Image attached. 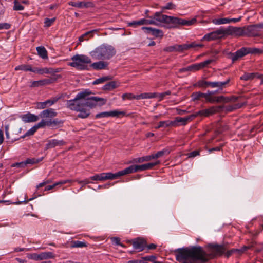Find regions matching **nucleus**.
I'll use <instances>...</instances> for the list:
<instances>
[{
	"mask_svg": "<svg viewBox=\"0 0 263 263\" xmlns=\"http://www.w3.org/2000/svg\"><path fill=\"white\" fill-rule=\"evenodd\" d=\"M208 247L212 250V254H208L200 246L191 248H178L174 251L176 259L179 263H205L211 257L225 254L227 258L232 255L230 250L226 251L223 245L210 243Z\"/></svg>",
	"mask_w": 263,
	"mask_h": 263,
	"instance_id": "nucleus-1",
	"label": "nucleus"
},
{
	"mask_svg": "<svg viewBox=\"0 0 263 263\" xmlns=\"http://www.w3.org/2000/svg\"><path fill=\"white\" fill-rule=\"evenodd\" d=\"M200 86H205L210 87L212 90H208L207 95L209 98V102L211 103L214 102H231V104L228 105H222L224 107L232 106L235 107L236 105H239L240 106L238 108L234 109L232 111L241 108L246 104V102L242 100V99L239 97L232 96L231 97H224L223 96H216L215 95L224 93V88L226 87L227 83H201ZM223 112H226L224 111ZM231 112V111H230Z\"/></svg>",
	"mask_w": 263,
	"mask_h": 263,
	"instance_id": "nucleus-2",
	"label": "nucleus"
},
{
	"mask_svg": "<svg viewBox=\"0 0 263 263\" xmlns=\"http://www.w3.org/2000/svg\"><path fill=\"white\" fill-rule=\"evenodd\" d=\"M91 92L85 90L78 93L74 99L67 101V106L70 110L78 111L81 109L84 105H86L90 108H93L96 105H103L106 103V100L96 96H90Z\"/></svg>",
	"mask_w": 263,
	"mask_h": 263,
	"instance_id": "nucleus-3",
	"label": "nucleus"
},
{
	"mask_svg": "<svg viewBox=\"0 0 263 263\" xmlns=\"http://www.w3.org/2000/svg\"><path fill=\"white\" fill-rule=\"evenodd\" d=\"M240 106L238 104L236 105L235 107L230 106L224 107L223 106H212L208 109H205L198 111L195 114H191L185 117H177L175 120L173 121L174 126L178 125V123H181L182 125H185L186 123L193 120L198 116L208 117L217 112L221 111H231L236 108H238Z\"/></svg>",
	"mask_w": 263,
	"mask_h": 263,
	"instance_id": "nucleus-4",
	"label": "nucleus"
},
{
	"mask_svg": "<svg viewBox=\"0 0 263 263\" xmlns=\"http://www.w3.org/2000/svg\"><path fill=\"white\" fill-rule=\"evenodd\" d=\"M162 12H163L162 10L161 12H156L153 16L148 17L155 22V24H152V25H158L160 23L171 24L172 25L169 28H177L180 25L190 26L194 24L197 22L196 18L187 20L177 17L163 14Z\"/></svg>",
	"mask_w": 263,
	"mask_h": 263,
	"instance_id": "nucleus-5",
	"label": "nucleus"
},
{
	"mask_svg": "<svg viewBox=\"0 0 263 263\" xmlns=\"http://www.w3.org/2000/svg\"><path fill=\"white\" fill-rule=\"evenodd\" d=\"M115 48L109 45L102 44L90 52V55L96 60H108L115 55Z\"/></svg>",
	"mask_w": 263,
	"mask_h": 263,
	"instance_id": "nucleus-6",
	"label": "nucleus"
},
{
	"mask_svg": "<svg viewBox=\"0 0 263 263\" xmlns=\"http://www.w3.org/2000/svg\"><path fill=\"white\" fill-rule=\"evenodd\" d=\"M71 61L69 65L79 70L87 69L88 64L91 63L90 58L84 54L74 55L71 58Z\"/></svg>",
	"mask_w": 263,
	"mask_h": 263,
	"instance_id": "nucleus-7",
	"label": "nucleus"
},
{
	"mask_svg": "<svg viewBox=\"0 0 263 263\" xmlns=\"http://www.w3.org/2000/svg\"><path fill=\"white\" fill-rule=\"evenodd\" d=\"M160 163V161H157L155 162L148 163L140 165H130L129 167L124 169L123 170H122L123 176L135 172L150 170L155 166L159 164Z\"/></svg>",
	"mask_w": 263,
	"mask_h": 263,
	"instance_id": "nucleus-8",
	"label": "nucleus"
},
{
	"mask_svg": "<svg viewBox=\"0 0 263 263\" xmlns=\"http://www.w3.org/2000/svg\"><path fill=\"white\" fill-rule=\"evenodd\" d=\"M123 176L122 171H119L116 173H102L100 174H96L91 176L89 179L92 181H104L108 179H115Z\"/></svg>",
	"mask_w": 263,
	"mask_h": 263,
	"instance_id": "nucleus-9",
	"label": "nucleus"
},
{
	"mask_svg": "<svg viewBox=\"0 0 263 263\" xmlns=\"http://www.w3.org/2000/svg\"><path fill=\"white\" fill-rule=\"evenodd\" d=\"M224 35H234L236 36H245V27H237L229 26L223 28Z\"/></svg>",
	"mask_w": 263,
	"mask_h": 263,
	"instance_id": "nucleus-10",
	"label": "nucleus"
},
{
	"mask_svg": "<svg viewBox=\"0 0 263 263\" xmlns=\"http://www.w3.org/2000/svg\"><path fill=\"white\" fill-rule=\"evenodd\" d=\"M224 36L223 28L221 27L218 29L206 34L201 39V41H210L212 40H215L220 39Z\"/></svg>",
	"mask_w": 263,
	"mask_h": 263,
	"instance_id": "nucleus-11",
	"label": "nucleus"
},
{
	"mask_svg": "<svg viewBox=\"0 0 263 263\" xmlns=\"http://www.w3.org/2000/svg\"><path fill=\"white\" fill-rule=\"evenodd\" d=\"M129 242L132 244L134 249L138 250V252L144 250L147 245L146 240L140 237L129 240Z\"/></svg>",
	"mask_w": 263,
	"mask_h": 263,
	"instance_id": "nucleus-12",
	"label": "nucleus"
},
{
	"mask_svg": "<svg viewBox=\"0 0 263 263\" xmlns=\"http://www.w3.org/2000/svg\"><path fill=\"white\" fill-rule=\"evenodd\" d=\"M260 35L256 24L245 26V36L257 37Z\"/></svg>",
	"mask_w": 263,
	"mask_h": 263,
	"instance_id": "nucleus-13",
	"label": "nucleus"
},
{
	"mask_svg": "<svg viewBox=\"0 0 263 263\" xmlns=\"http://www.w3.org/2000/svg\"><path fill=\"white\" fill-rule=\"evenodd\" d=\"M213 61V59H209L199 63L193 64L188 66V69H189L190 71L194 72L208 66V65L212 63Z\"/></svg>",
	"mask_w": 263,
	"mask_h": 263,
	"instance_id": "nucleus-14",
	"label": "nucleus"
},
{
	"mask_svg": "<svg viewBox=\"0 0 263 263\" xmlns=\"http://www.w3.org/2000/svg\"><path fill=\"white\" fill-rule=\"evenodd\" d=\"M68 4L69 6H71L73 7H77L79 8H93L95 7V4L93 2L90 1L88 2H73V1H69L68 3Z\"/></svg>",
	"mask_w": 263,
	"mask_h": 263,
	"instance_id": "nucleus-15",
	"label": "nucleus"
},
{
	"mask_svg": "<svg viewBox=\"0 0 263 263\" xmlns=\"http://www.w3.org/2000/svg\"><path fill=\"white\" fill-rule=\"evenodd\" d=\"M141 29L145 33L151 34L156 37H162L163 36V31L159 29L150 27H142Z\"/></svg>",
	"mask_w": 263,
	"mask_h": 263,
	"instance_id": "nucleus-16",
	"label": "nucleus"
},
{
	"mask_svg": "<svg viewBox=\"0 0 263 263\" xmlns=\"http://www.w3.org/2000/svg\"><path fill=\"white\" fill-rule=\"evenodd\" d=\"M203 46V45L202 44H196L195 42H192L190 44H184L182 45L177 44V51L183 52L191 48L202 47Z\"/></svg>",
	"mask_w": 263,
	"mask_h": 263,
	"instance_id": "nucleus-17",
	"label": "nucleus"
},
{
	"mask_svg": "<svg viewBox=\"0 0 263 263\" xmlns=\"http://www.w3.org/2000/svg\"><path fill=\"white\" fill-rule=\"evenodd\" d=\"M258 78L261 80V82H263V75L258 72L255 73H245L240 77V80L242 81H252Z\"/></svg>",
	"mask_w": 263,
	"mask_h": 263,
	"instance_id": "nucleus-18",
	"label": "nucleus"
},
{
	"mask_svg": "<svg viewBox=\"0 0 263 263\" xmlns=\"http://www.w3.org/2000/svg\"><path fill=\"white\" fill-rule=\"evenodd\" d=\"M66 144V142L63 140L51 139L47 141L45 145V149H48L54 148L56 146H61Z\"/></svg>",
	"mask_w": 263,
	"mask_h": 263,
	"instance_id": "nucleus-19",
	"label": "nucleus"
},
{
	"mask_svg": "<svg viewBox=\"0 0 263 263\" xmlns=\"http://www.w3.org/2000/svg\"><path fill=\"white\" fill-rule=\"evenodd\" d=\"M152 24H155V22L151 18H142L138 21H133L131 22H129L128 23V26L136 27L137 26H141L143 25H152Z\"/></svg>",
	"mask_w": 263,
	"mask_h": 263,
	"instance_id": "nucleus-20",
	"label": "nucleus"
},
{
	"mask_svg": "<svg viewBox=\"0 0 263 263\" xmlns=\"http://www.w3.org/2000/svg\"><path fill=\"white\" fill-rule=\"evenodd\" d=\"M20 118L25 123L33 122L37 121L39 119V116L30 112L22 115L20 116Z\"/></svg>",
	"mask_w": 263,
	"mask_h": 263,
	"instance_id": "nucleus-21",
	"label": "nucleus"
},
{
	"mask_svg": "<svg viewBox=\"0 0 263 263\" xmlns=\"http://www.w3.org/2000/svg\"><path fill=\"white\" fill-rule=\"evenodd\" d=\"M246 54H247V52H246V48L242 47L235 52L231 53L230 58L231 59L233 62H234L235 61L238 60L239 59L243 57Z\"/></svg>",
	"mask_w": 263,
	"mask_h": 263,
	"instance_id": "nucleus-22",
	"label": "nucleus"
},
{
	"mask_svg": "<svg viewBox=\"0 0 263 263\" xmlns=\"http://www.w3.org/2000/svg\"><path fill=\"white\" fill-rule=\"evenodd\" d=\"M58 98H54L52 99H49L43 102H37L36 103V107L38 109H44L47 107H49L54 104L58 100Z\"/></svg>",
	"mask_w": 263,
	"mask_h": 263,
	"instance_id": "nucleus-23",
	"label": "nucleus"
},
{
	"mask_svg": "<svg viewBox=\"0 0 263 263\" xmlns=\"http://www.w3.org/2000/svg\"><path fill=\"white\" fill-rule=\"evenodd\" d=\"M57 114L54 111L52 108H49L43 110L39 115V117L44 118H52L57 116Z\"/></svg>",
	"mask_w": 263,
	"mask_h": 263,
	"instance_id": "nucleus-24",
	"label": "nucleus"
},
{
	"mask_svg": "<svg viewBox=\"0 0 263 263\" xmlns=\"http://www.w3.org/2000/svg\"><path fill=\"white\" fill-rule=\"evenodd\" d=\"M158 94L157 92H145L141 93L139 95H136V100H141L144 99H151L157 98Z\"/></svg>",
	"mask_w": 263,
	"mask_h": 263,
	"instance_id": "nucleus-25",
	"label": "nucleus"
},
{
	"mask_svg": "<svg viewBox=\"0 0 263 263\" xmlns=\"http://www.w3.org/2000/svg\"><path fill=\"white\" fill-rule=\"evenodd\" d=\"M108 65L107 62L104 61H99L93 63L91 64V67L94 69L99 70L105 69Z\"/></svg>",
	"mask_w": 263,
	"mask_h": 263,
	"instance_id": "nucleus-26",
	"label": "nucleus"
},
{
	"mask_svg": "<svg viewBox=\"0 0 263 263\" xmlns=\"http://www.w3.org/2000/svg\"><path fill=\"white\" fill-rule=\"evenodd\" d=\"M71 182V180H62V181L57 182L52 185H47V186H45L44 191H49V190H51L54 189V187H55L57 186L63 185L67 183H69Z\"/></svg>",
	"mask_w": 263,
	"mask_h": 263,
	"instance_id": "nucleus-27",
	"label": "nucleus"
},
{
	"mask_svg": "<svg viewBox=\"0 0 263 263\" xmlns=\"http://www.w3.org/2000/svg\"><path fill=\"white\" fill-rule=\"evenodd\" d=\"M192 97L194 100H199L201 98H204L208 102H209V97L207 93H202L201 92H194L192 95Z\"/></svg>",
	"mask_w": 263,
	"mask_h": 263,
	"instance_id": "nucleus-28",
	"label": "nucleus"
},
{
	"mask_svg": "<svg viewBox=\"0 0 263 263\" xmlns=\"http://www.w3.org/2000/svg\"><path fill=\"white\" fill-rule=\"evenodd\" d=\"M88 107L86 105H84L83 107H81V109L80 110H78L80 113L78 115V117L81 118H87L90 114L89 110H87L86 107Z\"/></svg>",
	"mask_w": 263,
	"mask_h": 263,
	"instance_id": "nucleus-29",
	"label": "nucleus"
},
{
	"mask_svg": "<svg viewBox=\"0 0 263 263\" xmlns=\"http://www.w3.org/2000/svg\"><path fill=\"white\" fill-rule=\"evenodd\" d=\"M36 51L37 52L38 55L41 57L42 59H47V51L45 48L43 46H39L36 47Z\"/></svg>",
	"mask_w": 263,
	"mask_h": 263,
	"instance_id": "nucleus-30",
	"label": "nucleus"
},
{
	"mask_svg": "<svg viewBox=\"0 0 263 263\" xmlns=\"http://www.w3.org/2000/svg\"><path fill=\"white\" fill-rule=\"evenodd\" d=\"M15 70L33 72V68L30 65L22 64L16 66L15 68Z\"/></svg>",
	"mask_w": 263,
	"mask_h": 263,
	"instance_id": "nucleus-31",
	"label": "nucleus"
},
{
	"mask_svg": "<svg viewBox=\"0 0 263 263\" xmlns=\"http://www.w3.org/2000/svg\"><path fill=\"white\" fill-rule=\"evenodd\" d=\"M212 23L215 25H219L221 24H230L229 18H214L212 20Z\"/></svg>",
	"mask_w": 263,
	"mask_h": 263,
	"instance_id": "nucleus-32",
	"label": "nucleus"
},
{
	"mask_svg": "<svg viewBox=\"0 0 263 263\" xmlns=\"http://www.w3.org/2000/svg\"><path fill=\"white\" fill-rule=\"evenodd\" d=\"M170 153V151L168 149H163L161 151H158L157 153L152 155V158L154 159H158L163 157L165 155H168Z\"/></svg>",
	"mask_w": 263,
	"mask_h": 263,
	"instance_id": "nucleus-33",
	"label": "nucleus"
},
{
	"mask_svg": "<svg viewBox=\"0 0 263 263\" xmlns=\"http://www.w3.org/2000/svg\"><path fill=\"white\" fill-rule=\"evenodd\" d=\"M87 246V243L85 242L79 240L72 241L70 245L71 248H83Z\"/></svg>",
	"mask_w": 263,
	"mask_h": 263,
	"instance_id": "nucleus-34",
	"label": "nucleus"
},
{
	"mask_svg": "<svg viewBox=\"0 0 263 263\" xmlns=\"http://www.w3.org/2000/svg\"><path fill=\"white\" fill-rule=\"evenodd\" d=\"M52 72V69L51 68H38L36 67H33V72L37 73L39 74H44V73H49Z\"/></svg>",
	"mask_w": 263,
	"mask_h": 263,
	"instance_id": "nucleus-35",
	"label": "nucleus"
},
{
	"mask_svg": "<svg viewBox=\"0 0 263 263\" xmlns=\"http://www.w3.org/2000/svg\"><path fill=\"white\" fill-rule=\"evenodd\" d=\"M170 126H174L173 121H162L159 122L157 128H160L161 127H168Z\"/></svg>",
	"mask_w": 263,
	"mask_h": 263,
	"instance_id": "nucleus-36",
	"label": "nucleus"
},
{
	"mask_svg": "<svg viewBox=\"0 0 263 263\" xmlns=\"http://www.w3.org/2000/svg\"><path fill=\"white\" fill-rule=\"evenodd\" d=\"M41 258L42 260L54 258L55 255L51 252H44L40 253Z\"/></svg>",
	"mask_w": 263,
	"mask_h": 263,
	"instance_id": "nucleus-37",
	"label": "nucleus"
},
{
	"mask_svg": "<svg viewBox=\"0 0 263 263\" xmlns=\"http://www.w3.org/2000/svg\"><path fill=\"white\" fill-rule=\"evenodd\" d=\"M152 155L145 156L142 157L135 158L134 159V162L135 163H142L145 161H149L152 160Z\"/></svg>",
	"mask_w": 263,
	"mask_h": 263,
	"instance_id": "nucleus-38",
	"label": "nucleus"
},
{
	"mask_svg": "<svg viewBox=\"0 0 263 263\" xmlns=\"http://www.w3.org/2000/svg\"><path fill=\"white\" fill-rule=\"evenodd\" d=\"M125 115V112L123 111L119 110H114L110 111V116L111 117L120 118Z\"/></svg>",
	"mask_w": 263,
	"mask_h": 263,
	"instance_id": "nucleus-39",
	"label": "nucleus"
},
{
	"mask_svg": "<svg viewBox=\"0 0 263 263\" xmlns=\"http://www.w3.org/2000/svg\"><path fill=\"white\" fill-rule=\"evenodd\" d=\"M109 81V82H116L115 80H112V77L110 76L102 77L99 79H96L93 82H105V81Z\"/></svg>",
	"mask_w": 263,
	"mask_h": 263,
	"instance_id": "nucleus-40",
	"label": "nucleus"
},
{
	"mask_svg": "<svg viewBox=\"0 0 263 263\" xmlns=\"http://www.w3.org/2000/svg\"><path fill=\"white\" fill-rule=\"evenodd\" d=\"M119 86L118 83H106L103 86V89L108 91L112 90Z\"/></svg>",
	"mask_w": 263,
	"mask_h": 263,
	"instance_id": "nucleus-41",
	"label": "nucleus"
},
{
	"mask_svg": "<svg viewBox=\"0 0 263 263\" xmlns=\"http://www.w3.org/2000/svg\"><path fill=\"white\" fill-rule=\"evenodd\" d=\"M97 31V30H91V31L86 32L85 33H84V34H83L79 37V41L83 42L84 40H87L88 39H86V37L88 35H90V36H92L93 35V33L95 32H96Z\"/></svg>",
	"mask_w": 263,
	"mask_h": 263,
	"instance_id": "nucleus-42",
	"label": "nucleus"
},
{
	"mask_svg": "<svg viewBox=\"0 0 263 263\" xmlns=\"http://www.w3.org/2000/svg\"><path fill=\"white\" fill-rule=\"evenodd\" d=\"M176 7V5L172 2L167 3L165 6H161V8L162 11L164 12V10H172L174 9Z\"/></svg>",
	"mask_w": 263,
	"mask_h": 263,
	"instance_id": "nucleus-43",
	"label": "nucleus"
},
{
	"mask_svg": "<svg viewBox=\"0 0 263 263\" xmlns=\"http://www.w3.org/2000/svg\"><path fill=\"white\" fill-rule=\"evenodd\" d=\"M246 52L248 53H262V50L256 48H246Z\"/></svg>",
	"mask_w": 263,
	"mask_h": 263,
	"instance_id": "nucleus-44",
	"label": "nucleus"
},
{
	"mask_svg": "<svg viewBox=\"0 0 263 263\" xmlns=\"http://www.w3.org/2000/svg\"><path fill=\"white\" fill-rule=\"evenodd\" d=\"M13 10L15 11L23 10L24 7L21 5V3L19 1H14Z\"/></svg>",
	"mask_w": 263,
	"mask_h": 263,
	"instance_id": "nucleus-45",
	"label": "nucleus"
},
{
	"mask_svg": "<svg viewBox=\"0 0 263 263\" xmlns=\"http://www.w3.org/2000/svg\"><path fill=\"white\" fill-rule=\"evenodd\" d=\"M37 130V128L35 127V126L34 125V126H33L32 127H31L30 129H29L26 133V134L22 136L21 137V138H24L25 137H27V136H31V135H33L35 133V132Z\"/></svg>",
	"mask_w": 263,
	"mask_h": 263,
	"instance_id": "nucleus-46",
	"label": "nucleus"
},
{
	"mask_svg": "<svg viewBox=\"0 0 263 263\" xmlns=\"http://www.w3.org/2000/svg\"><path fill=\"white\" fill-rule=\"evenodd\" d=\"M110 117V111H105V112H102L97 114L95 116V118L99 119V118H106V117Z\"/></svg>",
	"mask_w": 263,
	"mask_h": 263,
	"instance_id": "nucleus-47",
	"label": "nucleus"
},
{
	"mask_svg": "<svg viewBox=\"0 0 263 263\" xmlns=\"http://www.w3.org/2000/svg\"><path fill=\"white\" fill-rule=\"evenodd\" d=\"M55 18H46L45 20L44 21V27H49L52 25V24L55 22Z\"/></svg>",
	"mask_w": 263,
	"mask_h": 263,
	"instance_id": "nucleus-48",
	"label": "nucleus"
},
{
	"mask_svg": "<svg viewBox=\"0 0 263 263\" xmlns=\"http://www.w3.org/2000/svg\"><path fill=\"white\" fill-rule=\"evenodd\" d=\"M41 160H37L35 158H28L26 161H24L25 165L27 164H33L39 163Z\"/></svg>",
	"mask_w": 263,
	"mask_h": 263,
	"instance_id": "nucleus-49",
	"label": "nucleus"
},
{
	"mask_svg": "<svg viewBox=\"0 0 263 263\" xmlns=\"http://www.w3.org/2000/svg\"><path fill=\"white\" fill-rule=\"evenodd\" d=\"M89 180H90V179L89 178H88V179H86L84 180H78L77 181H78V183L82 185V186L80 187L79 190H83V187L85 185L91 183V182Z\"/></svg>",
	"mask_w": 263,
	"mask_h": 263,
	"instance_id": "nucleus-50",
	"label": "nucleus"
},
{
	"mask_svg": "<svg viewBox=\"0 0 263 263\" xmlns=\"http://www.w3.org/2000/svg\"><path fill=\"white\" fill-rule=\"evenodd\" d=\"M136 96L131 93H126L122 95V98L123 100L128 99L129 100L136 99Z\"/></svg>",
	"mask_w": 263,
	"mask_h": 263,
	"instance_id": "nucleus-51",
	"label": "nucleus"
},
{
	"mask_svg": "<svg viewBox=\"0 0 263 263\" xmlns=\"http://www.w3.org/2000/svg\"><path fill=\"white\" fill-rule=\"evenodd\" d=\"M171 92L170 90L166 91L165 92H164L163 93H157L158 97L157 98H159V101H161L163 100L166 96L171 95Z\"/></svg>",
	"mask_w": 263,
	"mask_h": 263,
	"instance_id": "nucleus-52",
	"label": "nucleus"
},
{
	"mask_svg": "<svg viewBox=\"0 0 263 263\" xmlns=\"http://www.w3.org/2000/svg\"><path fill=\"white\" fill-rule=\"evenodd\" d=\"M144 261L154 262L156 259V257L154 255L146 256L142 257Z\"/></svg>",
	"mask_w": 263,
	"mask_h": 263,
	"instance_id": "nucleus-53",
	"label": "nucleus"
},
{
	"mask_svg": "<svg viewBox=\"0 0 263 263\" xmlns=\"http://www.w3.org/2000/svg\"><path fill=\"white\" fill-rule=\"evenodd\" d=\"M164 51L168 52L177 51V44L165 48Z\"/></svg>",
	"mask_w": 263,
	"mask_h": 263,
	"instance_id": "nucleus-54",
	"label": "nucleus"
},
{
	"mask_svg": "<svg viewBox=\"0 0 263 263\" xmlns=\"http://www.w3.org/2000/svg\"><path fill=\"white\" fill-rule=\"evenodd\" d=\"M46 124L49 125V123L45 122L44 120H42L41 122L38 123L35 126L37 128V129L40 128L44 127Z\"/></svg>",
	"mask_w": 263,
	"mask_h": 263,
	"instance_id": "nucleus-55",
	"label": "nucleus"
},
{
	"mask_svg": "<svg viewBox=\"0 0 263 263\" xmlns=\"http://www.w3.org/2000/svg\"><path fill=\"white\" fill-rule=\"evenodd\" d=\"M11 27V25L7 23H0V30L1 29H9Z\"/></svg>",
	"mask_w": 263,
	"mask_h": 263,
	"instance_id": "nucleus-56",
	"label": "nucleus"
},
{
	"mask_svg": "<svg viewBox=\"0 0 263 263\" xmlns=\"http://www.w3.org/2000/svg\"><path fill=\"white\" fill-rule=\"evenodd\" d=\"M40 254L33 253L30 254V258L35 260H41Z\"/></svg>",
	"mask_w": 263,
	"mask_h": 263,
	"instance_id": "nucleus-57",
	"label": "nucleus"
},
{
	"mask_svg": "<svg viewBox=\"0 0 263 263\" xmlns=\"http://www.w3.org/2000/svg\"><path fill=\"white\" fill-rule=\"evenodd\" d=\"M51 182V181L50 180H49V179L47 180H45L44 182H43L40 183L39 185H37L36 186V188L37 189H39L40 188L42 187L45 186L47 184L50 183Z\"/></svg>",
	"mask_w": 263,
	"mask_h": 263,
	"instance_id": "nucleus-58",
	"label": "nucleus"
},
{
	"mask_svg": "<svg viewBox=\"0 0 263 263\" xmlns=\"http://www.w3.org/2000/svg\"><path fill=\"white\" fill-rule=\"evenodd\" d=\"M199 155V151L196 150V151H194L191 152V153H189L188 157L193 158V157H195Z\"/></svg>",
	"mask_w": 263,
	"mask_h": 263,
	"instance_id": "nucleus-59",
	"label": "nucleus"
},
{
	"mask_svg": "<svg viewBox=\"0 0 263 263\" xmlns=\"http://www.w3.org/2000/svg\"><path fill=\"white\" fill-rule=\"evenodd\" d=\"M12 166L17 167H24L26 166L24 161H22L21 162H17L14 164Z\"/></svg>",
	"mask_w": 263,
	"mask_h": 263,
	"instance_id": "nucleus-60",
	"label": "nucleus"
},
{
	"mask_svg": "<svg viewBox=\"0 0 263 263\" xmlns=\"http://www.w3.org/2000/svg\"><path fill=\"white\" fill-rule=\"evenodd\" d=\"M63 122L58 119H54L53 121H51L49 122V125L54 124V125H59L60 124H62Z\"/></svg>",
	"mask_w": 263,
	"mask_h": 263,
	"instance_id": "nucleus-61",
	"label": "nucleus"
},
{
	"mask_svg": "<svg viewBox=\"0 0 263 263\" xmlns=\"http://www.w3.org/2000/svg\"><path fill=\"white\" fill-rule=\"evenodd\" d=\"M112 241L114 242L117 245H120L122 246H123L122 245H121L120 242V240L119 238L117 237H113L111 238Z\"/></svg>",
	"mask_w": 263,
	"mask_h": 263,
	"instance_id": "nucleus-62",
	"label": "nucleus"
},
{
	"mask_svg": "<svg viewBox=\"0 0 263 263\" xmlns=\"http://www.w3.org/2000/svg\"><path fill=\"white\" fill-rule=\"evenodd\" d=\"M241 19V16H240L238 18H229L230 23H237L239 22Z\"/></svg>",
	"mask_w": 263,
	"mask_h": 263,
	"instance_id": "nucleus-63",
	"label": "nucleus"
},
{
	"mask_svg": "<svg viewBox=\"0 0 263 263\" xmlns=\"http://www.w3.org/2000/svg\"><path fill=\"white\" fill-rule=\"evenodd\" d=\"M127 263H143V260L142 257L141 259H140V260H129L127 262Z\"/></svg>",
	"mask_w": 263,
	"mask_h": 263,
	"instance_id": "nucleus-64",
	"label": "nucleus"
}]
</instances>
